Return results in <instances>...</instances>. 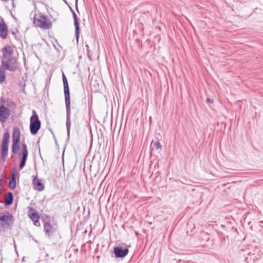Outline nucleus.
I'll list each match as a JSON object with an SVG mask.
<instances>
[{
    "mask_svg": "<svg viewBox=\"0 0 263 263\" xmlns=\"http://www.w3.org/2000/svg\"><path fill=\"white\" fill-rule=\"evenodd\" d=\"M6 61H3L1 64L10 71L13 72L15 71L17 68L16 59L14 58L10 57L6 59Z\"/></svg>",
    "mask_w": 263,
    "mask_h": 263,
    "instance_id": "obj_8",
    "label": "nucleus"
},
{
    "mask_svg": "<svg viewBox=\"0 0 263 263\" xmlns=\"http://www.w3.org/2000/svg\"><path fill=\"white\" fill-rule=\"evenodd\" d=\"M42 220L43 222L44 232L45 235L50 238L57 232V226L50 223V217L48 215H46L44 218H42Z\"/></svg>",
    "mask_w": 263,
    "mask_h": 263,
    "instance_id": "obj_3",
    "label": "nucleus"
},
{
    "mask_svg": "<svg viewBox=\"0 0 263 263\" xmlns=\"http://www.w3.org/2000/svg\"><path fill=\"white\" fill-rule=\"evenodd\" d=\"M66 113V126L67 128V140L70 138V129L71 127V111H70V96L65 97Z\"/></svg>",
    "mask_w": 263,
    "mask_h": 263,
    "instance_id": "obj_6",
    "label": "nucleus"
},
{
    "mask_svg": "<svg viewBox=\"0 0 263 263\" xmlns=\"http://www.w3.org/2000/svg\"><path fill=\"white\" fill-rule=\"evenodd\" d=\"M191 263H198V262H195V261H191Z\"/></svg>",
    "mask_w": 263,
    "mask_h": 263,
    "instance_id": "obj_34",
    "label": "nucleus"
},
{
    "mask_svg": "<svg viewBox=\"0 0 263 263\" xmlns=\"http://www.w3.org/2000/svg\"><path fill=\"white\" fill-rule=\"evenodd\" d=\"M6 70L7 69L1 64L0 66V83H3L6 80Z\"/></svg>",
    "mask_w": 263,
    "mask_h": 263,
    "instance_id": "obj_18",
    "label": "nucleus"
},
{
    "mask_svg": "<svg viewBox=\"0 0 263 263\" xmlns=\"http://www.w3.org/2000/svg\"><path fill=\"white\" fill-rule=\"evenodd\" d=\"M1 1H3V2H7V1H8L9 0H1Z\"/></svg>",
    "mask_w": 263,
    "mask_h": 263,
    "instance_id": "obj_33",
    "label": "nucleus"
},
{
    "mask_svg": "<svg viewBox=\"0 0 263 263\" xmlns=\"http://www.w3.org/2000/svg\"><path fill=\"white\" fill-rule=\"evenodd\" d=\"M6 102H7V100L3 97H1L0 99V105H5Z\"/></svg>",
    "mask_w": 263,
    "mask_h": 263,
    "instance_id": "obj_25",
    "label": "nucleus"
},
{
    "mask_svg": "<svg viewBox=\"0 0 263 263\" xmlns=\"http://www.w3.org/2000/svg\"><path fill=\"white\" fill-rule=\"evenodd\" d=\"M76 8L77 10L78 11V0H76Z\"/></svg>",
    "mask_w": 263,
    "mask_h": 263,
    "instance_id": "obj_28",
    "label": "nucleus"
},
{
    "mask_svg": "<svg viewBox=\"0 0 263 263\" xmlns=\"http://www.w3.org/2000/svg\"><path fill=\"white\" fill-rule=\"evenodd\" d=\"M33 189L37 191H42L44 189V185L37 176L34 177L32 180Z\"/></svg>",
    "mask_w": 263,
    "mask_h": 263,
    "instance_id": "obj_14",
    "label": "nucleus"
},
{
    "mask_svg": "<svg viewBox=\"0 0 263 263\" xmlns=\"http://www.w3.org/2000/svg\"><path fill=\"white\" fill-rule=\"evenodd\" d=\"M129 250L127 248H123L121 246H115L114 248V253L116 258H123L128 253Z\"/></svg>",
    "mask_w": 263,
    "mask_h": 263,
    "instance_id": "obj_9",
    "label": "nucleus"
},
{
    "mask_svg": "<svg viewBox=\"0 0 263 263\" xmlns=\"http://www.w3.org/2000/svg\"><path fill=\"white\" fill-rule=\"evenodd\" d=\"M213 99H211L209 98H207L206 99V102L208 103H213Z\"/></svg>",
    "mask_w": 263,
    "mask_h": 263,
    "instance_id": "obj_26",
    "label": "nucleus"
},
{
    "mask_svg": "<svg viewBox=\"0 0 263 263\" xmlns=\"http://www.w3.org/2000/svg\"><path fill=\"white\" fill-rule=\"evenodd\" d=\"M16 180L10 179L9 181V187L11 190H14L16 187Z\"/></svg>",
    "mask_w": 263,
    "mask_h": 263,
    "instance_id": "obj_22",
    "label": "nucleus"
},
{
    "mask_svg": "<svg viewBox=\"0 0 263 263\" xmlns=\"http://www.w3.org/2000/svg\"><path fill=\"white\" fill-rule=\"evenodd\" d=\"M50 131L51 132V133L52 135H53V138H54L55 139H56V138H55V135H54V134L53 132L51 129H50Z\"/></svg>",
    "mask_w": 263,
    "mask_h": 263,
    "instance_id": "obj_29",
    "label": "nucleus"
},
{
    "mask_svg": "<svg viewBox=\"0 0 263 263\" xmlns=\"http://www.w3.org/2000/svg\"><path fill=\"white\" fill-rule=\"evenodd\" d=\"M8 33V29L7 26L4 20L1 18L0 20V38L3 40L7 39Z\"/></svg>",
    "mask_w": 263,
    "mask_h": 263,
    "instance_id": "obj_12",
    "label": "nucleus"
},
{
    "mask_svg": "<svg viewBox=\"0 0 263 263\" xmlns=\"http://www.w3.org/2000/svg\"><path fill=\"white\" fill-rule=\"evenodd\" d=\"M41 127V122L38 115L34 110H32V115L30 119V132L32 135H36Z\"/></svg>",
    "mask_w": 263,
    "mask_h": 263,
    "instance_id": "obj_5",
    "label": "nucleus"
},
{
    "mask_svg": "<svg viewBox=\"0 0 263 263\" xmlns=\"http://www.w3.org/2000/svg\"><path fill=\"white\" fill-rule=\"evenodd\" d=\"M7 107L11 108L13 109H15L16 108V103L13 101H9V99L7 100Z\"/></svg>",
    "mask_w": 263,
    "mask_h": 263,
    "instance_id": "obj_21",
    "label": "nucleus"
},
{
    "mask_svg": "<svg viewBox=\"0 0 263 263\" xmlns=\"http://www.w3.org/2000/svg\"><path fill=\"white\" fill-rule=\"evenodd\" d=\"M20 136L21 133L19 128L17 127H14L13 128L12 133L11 152L14 155H18V157L21 160L19 164V169L21 170L25 166L28 156V151L26 144L25 143H22V149L18 153V150L20 146Z\"/></svg>",
    "mask_w": 263,
    "mask_h": 263,
    "instance_id": "obj_1",
    "label": "nucleus"
},
{
    "mask_svg": "<svg viewBox=\"0 0 263 263\" xmlns=\"http://www.w3.org/2000/svg\"><path fill=\"white\" fill-rule=\"evenodd\" d=\"M85 47L86 48V50H87V55L88 56V58H89V59L91 61H92V59L91 58V55H90V50L89 49V46L88 45H85Z\"/></svg>",
    "mask_w": 263,
    "mask_h": 263,
    "instance_id": "obj_24",
    "label": "nucleus"
},
{
    "mask_svg": "<svg viewBox=\"0 0 263 263\" xmlns=\"http://www.w3.org/2000/svg\"><path fill=\"white\" fill-rule=\"evenodd\" d=\"M63 2H64L66 4H67V5L68 4H67V1H66V0H63Z\"/></svg>",
    "mask_w": 263,
    "mask_h": 263,
    "instance_id": "obj_32",
    "label": "nucleus"
},
{
    "mask_svg": "<svg viewBox=\"0 0 263 263\" xmlns=\"http://www.w3.org/2000/svg\"><path fill=\"white\" fill-rule=\"evenodd\" d=\"M72 17L74 21V26L75 27V37L77 43L79 42V39L80 33L79 20L75 12H73Z\"/></svg>",
    "mask_w": 263,
    "mask_h": 263,
    "instance_id": "obj_13",
    "label": "nucleus"
},
{
    "mask_svg": "<svg viewBox=\"0 0 263 263\" xmlns=\"http://www.w3.org/2000/svg\"><path fill=\"white\" fill-rule=\"evenodd\" d=\"M12 34L14 36L15 38H16V33L14 32V31H12Z\"/></svg>",
    "mask_w": 263,
    "mask_h": 263,
    "instance_id": "obj_30",
    "label": "nucleus"
},
{
    "mask_svg": "<svg viewBox=\"0 0 263 263\" xmlns=\"http://www.w3.org/2000/svg\"><path fill=\"white\" fill-rule=\"evenodd\" d=\"M10 115V110L5 105H0V122L4 123Z\"/></svg>",
    "mask_w": 263,
    "mask_h": 263,
    "instance_id": "obj_11",
    "label": "nucleus"
},
{
    "mask_svg": "<svg viewBox=\"0 0 263 263\" xmlns=\"http://www.w3.org/2000/svg\"><path fill=\"white\" fill-rule=\"evenodd\" d=\"M62 80L63 82L64 85V97H69L70 96V92H69V88L68 86V82L67 79L64 74V72L62 74Z\"/></svg>",
    "mask_w": 263,
    "mask_h": 263,
    "instance_id": "obj_16",
    "label": "nucleus"
},
{
    "mask_svg": "<svg viewBox=\"0 0 263 263\" xmlns=\"http://www.w3.org/2000/svg\"><path fill=\"white\" fill-rule=\"evenodd\" d=\"M13 201V196L12 193H11V192L7 193L6 195L5 199V201H4L5 205H7V206L10 205L12 204Z\"/></svg>",
    "mask_w": 263,
    "mask_h": 263,
    "instance_id": "obj_17",
    "label": "nucleus"
},
{
    "mask_svg": "<svg viewBox=\"0 0 263 263\" xmlns=\"http://www.w3.org/2000/svg\"><path fill=\"white\" fill-rule=\"evenodd\" d=\"M3 53V58L6 60L10 57H11L13 51L11 46L7 45L4 47L2 50Z\"/></svg>",
    "mask_w": 263,
    "mask_h": 263,
    "instance_id": "obj_15",
    "label": "nucleus"
},
{
    "mask_svg": "<svg viewBox=\"0 0 263 263\" xmlns=\"http://www.w3.org/2000/svg\"><path fill=\"white\" fill-rule=\"evenodd\" d=\"M69 9H70V11L71 12L72 14H73V12H74L73 10L70 7H69Z\"/></svg>",
    "mask_w": 263,
    "mask_h": 263,
    "instance_id": "obj_31",
    "label": "nucleus"
},
{
    "mask_svg": "<svg viewBox=\"0 0 263 263\" xmlns=\"http://www.w3.org/2000/svg\"><path fill=\"white\" fill-rule=\"evenodd\" d=\"M13 216L8 211H5L4 213H0V221L3 223L2 226L4 228H9L13 223Z\"/></svg>",
    "mask_w": 263,
    "mask_h": 263,
    "instance_id": "obj_7",
    "label": "nucleus"
},
{
    "mask_svg": "<svg viewBox=\"0 0 263 263\" xmlns=\"http://www.w3.org/2000/svg\"><path fill=\"white\" fill-rule=\"evenodd\" d=\"M47 16L43 14L38 15H35L33 20V24L36 26L45 29H48L52 27V23L50 21H47Z\"/></svg>",
    "mask_w": 263,
    "mask_h": 263,
    "instance_id": "obj_4",
    "label": "nucleus"
},
{
    "mask_svg": "<svg viewBox=\"0 0 263 263\" xmlns=\"http://www.w3.org/2000/svg\"><path fill=\"white\" fill-rule=\"evenodd\" d=\"M259 257V254H257L256 255H255L254 254H248V256H247L246 258L245 261H246V263L249 262L248 260H252L253 261H254L255 260H257Z\"/></svg>",
    "mask_w": 263,
    "mask_h": 263,
    "instance_id": "obj_20",
    "label": "nucleus"
},
{
    "mask_svg": "<svg viewBox=\"0 0 263 263\" xmlns=\"http://www.w3.org/2000/svg\"><path fill=\"white\" fill-rule=\"evenodd\" d=\"M191 263V261H181V260H178L177 261V263Z\"/></svg>",
    "mask_w": 263,
    "mask_h": 263,
    "instance_id": "obj_27",
    "label": "nucleus"
},
{
    "mask_svg": "<svg viewBox=\"0 0 263 263\" xmlns=\"http://www.w3.org/2000/svg\"><path fill=\"white\" fill-rule=\"evenodd\" d=\"M10 142V133L7 130L3 135L2 143L0 148L1 159L4 162L8 156L9 145Z\"/></svg>",
    "mask_w": 263,
    "mask_h": 263,
    "instance_id": "obj_2",
    "label": "nucleus"
},
{
    "mask_svg": "<svg viewBox=\"0 0 263 263\" xmlns=\"http://www.w3.org/2000/svg\"><path fill=\"white\" fill-rule=\"evenodd\" d=\"M151 145H152L157 150L162 149V145L160 142V140L157 138H156L155 140H153L152 141Z\"/></svg>",
    "mask_w": 263,
    "mask_h": 263,
    "instance_id": "obj_19",
    "label": "nucleus"
},
{
    "mask_svg": "<svg viewBox=\"0 0 263 263\" xmlns=\"http://www.w3.org/2000/svg\"><path fill=\"white\" fill-rule=\"evenodd\" d=\"M16 176H17V170L15 167H14L12 171L11 176L10 179H16Z\"/></svg>",
    "mask_w": 263,
    "mask_h": 263,
    "instance_id": "obj_23",
    "label": "nucleus"
},
{
    "mask_svg": "<svg viewBox=\"0 0 263 263\" xmlns=\"http://www.w3.org/2000/svg\"><path fill=\"white\" fill-rule=\"evenodd\" d=\"M28 217L33 221V224L36 227L41 226L39 221L40 216L37 211H35L33 208H29V210L28 213Z\"/></svg>",
    "mask_w": 263,
    "mask_h": 263,
    "instance_id": "obj_10",
    "label": "nucleus"
}]
</instances>
